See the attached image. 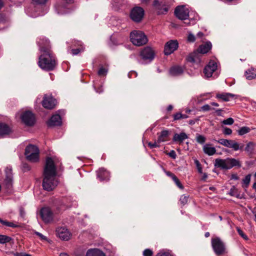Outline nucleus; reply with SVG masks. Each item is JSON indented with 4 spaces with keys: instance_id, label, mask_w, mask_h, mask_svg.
I'll use <instances>...</instances> for the list:
<instances>
[{
    "instance_id": "nucleus-1",
    "label": "nucleus",
    "mask_w": 256,
    "mask_h": 256,
    "mask_svg": "<svg viewBox=\"0 0 256 256\" xmlns=\"http://www.w3.org/2000/svg\"><path fill=\"white\" fill-rule=\"evenodd\" d=\"M56 166L52 158L46 159L44 168L42 186L43 188L48 192L52 190L58 185V182L56 178Z\"/></svg>"
},
{
    "instance_id": "nucleus-2",
    "label": "nucleus",
    "mask_w": 256,
    "mask_h": 256,
    "mask_svg": "<svg viewBox=\"0 0 256 256\" xmlns=\"http://www.w3.org/2000/svg\"><path fill=\"white\" fill-rule=\"evenodd\" d=\"M40 51L41 54L38 58V66L46 71L53 70L56 66V60L50 42H48L46 45L40 46Z\"/></svg>"
},
{
    "instance_id": "nucleus-3",
    "label": "nucleus",
    "mask_w": 256,
    "mask_h": 256,
    "mask_svg": "<svg viewBox=\"0 0 256 256\" xmlns=\"http://www.w3.org/2000/svg\"><path fill=\"white\" fill-rule=\"evenodd\" d=\"M214 166L222 170H228L234 166L240 168L241 166V164L239 160L234 158H228L226 159H216Z\"/></svg>"
},
{
    "instance_id": "nucleus-4",
    "label": "nucleus",
    "mask_w": 256,
    "mask_h": 256,
    "mask_svg": "<svg viewBox=\"0 0 256 256\" xmlns=\"http://www.w3.org/2000/svg\"><path fill=\"white\" fill-rule=\"evenodd\" d=\"M40 150L38 146L34 144H28L25 149L24 155L26 160L32 162L39 160Z\"/></svg>"
},
{
    "instance_id": "nucleus-5",
    "label": "nucleus",
    "mask_w": 256,
    "mask_h": 256,
    "mask_svg": "<svg viewBox=\"0 0 256 256\" xmlns=\"http://www.w3.org/2000/svg\"><path fill=\"white\" fill-rule=\"evenodd\" d=\"M130 39L134 45L138 46L146 44L148 41L145 34L140 30H134L130 34Z\"/></svg>"
},
{
    "instance_id": "nucleus-6",
    "label": "nucleus",
    "mask_w": 256,
    "mask_h": 256,
    "mask_svg": "<svg viewBox=\"0 0 256 256\" xmlns=\"http://www.w3.org/2000/svg\"><path fill=\"white\" fill-rule=\"evenodd\" d=\"M212 246L216 255L219 256L224 254L226 247L224 242L219 238L212 239Z\"/></svg>"
},
{
    "instance_id": "nucleus-7",
    "label": "nucleus",
    "mask_w": 256,
    "mask_h": 256,
    "mask_svg": "<svg viewBox=\"0 0 256 256\" xmlns=\"http://www.w3.org/2000/svg\"><path fill=\"white\" fill-rule=\"evenodd\" d=\"M144 14V11L142 8L135 6L131 10L130 17L133 21L139 22L142 21Z\"/></svg>"
},
{
    "instance_id": "nucleus-8",
    "label": "nucleus",
    "mask_w": 256,
    "mask_h": 256,
    "mask_svg": "<svg viewBox=\"0 0 256 256\" xmlns=\"http://www.w3.org/2000/svg\"><path fill=\"white\" fill-rule=\"evenodd\" d=\"M40 215L46 224L50 223L53 221L54 214L48 207L42 208L40 210Z\"/></svg>"
},
{
    "instance_id": "nucleus-9",
    "label": "nucleus",
    "mask_w": 256,
    "mask_h": 256,
    "mask_svg": "<svg viewBox=\"0 0 256 256\" xmlns=\"http://www.w3.org/2000/svg\"><path fill=\"white\" fill-rule=\"evenodd\" d=\"M21 119L22 122L28 126H32L36 122L34 114L30 110L23 112L21 116Z\"/></svg>"
},
{
    "instance_id": "nucleus-10",
    "label": "nucleus",
    "mask_w": 256,
    "mask_h": 256,
    "mask_svg": "<svg viewBox=\"0 0 256 256\" xmlns=\"http://www.w3.org/2000/svg\"><path fill=\"white\" fill-rule=\"evenodd\" d=\"M174 14L180 20H187L189 18V10L184 6H179L175 8Z\"/></svg>"
},
{
    "instance_id": "nucleus-11",
    "label": "nucleus",
    "mask_w": 256,
    "mask_h": 256,
    "mask_svg": "<svg viewBox=\"0 0 256 256\" xmlns=\"http://www.w3.org/2000/svg\"><path fill=\"white\" fill-rule=\"evenodd\" d=\"M42 104L45 108L52 110L54 108L56 104V100L52 96L45 94Z\"/></svg>"
},
{
    "instance_id": "nucleus-12",
    "label": "nucleus",
    "mask_w": 256,
    "mask_h": 256,
    "mask_svg": "<svg viewBox=\"0 0 256 256\" xmlns=\"http://www.w3.org/2000/svg\"><path fill=\"white\" fill-rule=\"evenodd\" d=\"M178 46V44L176 40H170L168 41L164 46V54L166 56L170 54L174 51L177 50Z\"/></svg>"
},
{
    "instance_id": "nucleus-13",
    "label": "nucleus",
    "mask_w": 256,
    "mask_h": 256,
    "mask_svg": "<svg viewBox=\"0 0 256 256\" xmlns=\"http://www.w3.org/2000/svg\"><path fill=\"white\" fill-rule=\"evenodd\" d=\"M213 140L217 142L218 143L222 144V146L232 148L234 150H239L238 143L232 140H226L221 138L217 140L214 139Z\"/></svg>"
},
{
    "instance_id": "nucleus-14",
    "label": "nucleus",
    "mask_w": 256,
    "mask_h": 256,
    "mask_svg": "<svg viewBox=\"0 0 256 256\" xmlns=\"http://www.w3.org/2000/svg\"><path fill=\"white\" fill-rule=\"evenodd\" d=\"M217 63L212 60L209 62L208 64L204 69V73L206 78H210L212 74L217 70Z\"/></svg>"
},
{
    "instance_id": "nucleus-15",
    "label": "nucleus",
    "mask_w": 256,
    "mask_h": 256,
    "mask_svg": "<svg viewBox=\"0 0 256 256\" xmlns=\"http://www.w3.org/2000/svg\"><path fill=\"white\" fill-rule=\"evenodd\" d=\"M140 56L144 60H152L154 57V52L152 48L146 46L140 52Z\"/></svg>"
},
{
    "instance_id": "nucleus-16",
    "label": "nucleus",
    "mask_w": 256,
    "mask_h": 256,
    "mask_svg": "<svg viewBox=\"0 0 256 256\" xmlns=\"http://www.w3.org/2000/svg\"><path fill=\"white\" fill-rule=\"evenodd\" d=\"M56 234L63 240H68L71 237V234L67 228L64 227L58 228L56 230Z\"/></svg>"
},
{
    "instance_id": "nucleus-17",
    "label": "nucleus",
    "mask_w": 256,
    "mask_h": 256,
    "mask_svg": "<svg viewBox=\"0 0 256 256\" xmlns=\"http://www.w3.org/2000/svg\"><path fill=\"white\" fill-rule=\"evenodd\" d=\"M62 124V118L58 114L53 115L50 120L47 122L48 126H60Z\"/></svg>"
},
{
    "instance_id": "nucleus-18",
    "label": "nucleus",
    "mask_w": 256,
    "mask_h": 256,
    "mask_svg": "<svg viewBox=\"0 0 256 256\" xmlns=\"http://www.w3.org/2000/svg\"><path fill=\"white\" fill-rule=\"evenodd\" d=\"M153 6L157 10L158 14H166L168 10L167 7L163 8L164 4L160 2L158 0H154L153 2Z\"/></svg>"
},
{
    "instance_id": "nucleus-19",
    "label": "nucleus",
    "mask_w": 256,
    "mask_h": 256,
    "mask_svg": "<svg viewBox=\"0 0 256 256\" xmlns=\"http://www.w3.org/2000/svg\"><path fill=\"white\" fill-rule=\"evenodd\" d=\"M97 176L100 181H108L110 179V172L104 168L97 171Z\"/></svg>"
},
{
    "instance_id": "nucleus-20",
    "label": "nucleus",
    "mask_w": 256,
    "mask_h": 256,
    "mask_svg": "<svg viewBox=\"0 0 256 256\" xmlns=\"http://www.w3.org/2000/svg\"><path fill=\"white\" fill-rule=\"evenodd\" d=\"M216 97L218 100L223 102H228L234 98H237L236 95L230 93L217 94Z\"/></svg>"
},
{
    "instance_id": "nucleus-21",
    "label": "nucleus",
    "mask_w": 256,
    "mask_h": 256,
    "mask_svg": "<svg viewBox=\"0 0 256 256\" xmlns=\"http://www.w3.org/2000/svg\"><path fill=\"white\" fill-rule=\"evenodd\" d=\"M11 132V128L6 124L0 122V137L8 135Z\"/></svg>"
},
{
    "instance_id": "nucleus-22",
    "label": "nucleus",
    "mask_w": 256,
    "mask_h": 256,
    "mask_svg": "<svg viewBox=\"0 0 256 256\" xmlns=\"http://www.w3.org/2000/svg\"><path fill=\"white\" fill-rule=\"evenodd\" d=\"M200 53L197 50V52H194L190 54L188 56L186 60L188 62L198 64L200 62Z\"/></svg>"
},
{
    "instance_id": "nucleus-23",
    "label": "nucleus",
    "mask_w": 256,
    "mask_h": 256,
    "mask_svg": "<svg viewBox=\"0 0 256 256\" xmlns=\"http://www.w3.org/2000/svg\"><path fill=\"white\" fill-rule=\"evenodd\" d=\"M66 200V199L65 198H62L60 200H54V204L58 212H60L61 210H64L66 208L65 203Z\"/></svg>"
},
{
    "instance_id": "nucleus-24",
    "label": "nucleus",
    "mask_w": 256,
    "mask_h": 256,
    "mask_svg": "<svg viewBox=\"0 0 256 256\" xmlns=\"http://www.w3.org/2000/svg\"><path fill=\"white\" fill-rule=\"evenodd\" d=\"M212 44L210 42H206L205 44L200 45L197 50L200 54L207 53L212 48Z\"/></svg>"
},
{
    "instance_id": "nucleus-25",
    "label": "nucleus",
    "mask_w": 256,
    "mask_h": 256,
    "mask_svg": "<svg viewBox=\"0 0 256 256\" xmlns=\"http://www.w3.org/2000/svg\"><path fill=\"white\" fill-rule=\"evenodd\" d=\"M6 174L4 182L8 186H11L12 180V170L7 168L6 170Z\"/></svg>"
},
{
    "instance_id": "nucleus-26",
    "label": "nucleus",
    "mask_w": 256,
    "mask_h": 256,
    "mask_svg": "<svg viewBox=\"0 0 256 256\" xmlns=\"http://www.w3.org/2000/svg\"><path fill=\"white\" fill-rule=\"evenodd\" d=\"M86 256H106L104 253L98 248H93L88 250Z\"/></svg>"
},
{
    "instance_id": "nucleus-27",
    "label": "nucleus",
    "mask_w": 256,
    "mask_h": 256,
    "mask_svg": "<svg viewBox=\"0 0 256 256\" xmlns=\"http://www.w3.org/2000/svg\"><path fill=\"white\" fill-rule=\"evenodd\" d=\"M184 72L182 68L180 66H174L170 70V74L172 76H177L182 74Z\"/></svg>"
},
{
    "instance_id": "nucleus-28",
    "label": "nucleus",
    "mask_w": 256,
    "mask_h": 256,
    "mask_svg": "<svg viewBox=\"0 0 256 256\" xmlns=\"http://www.w3.org/2000/svg\"><path fill=\"white\" fill-rule=\"evenodd\" d=\"M169 136V132L168 130H164L162 131L158 136L157 142L160 144L162 142H164L168 140Z\"/></svg>"
},
{
    "instance_id": "nucleus-29",
    "label": "nucleus",
    "mask_w": 256,
    "mask_h": 256,
    "mask_svg": "<svg viewBox=\"0 0 256 256\" xmlns=\"http://www.w3.org/2000/svg\"><path fill=\"white\" fill-rule=\"evenodd\" d=\"M166 174L168 176L170 177L172 179V180L174 182L176 185L180 188L181 190H183L184 188V186L181 184L178 178L174 174L172 173L170 171L166 172Z\"/></svg>"
},
{
    "instance_id": "nucleus-30",
    "label": "nucleus",
    "mask_w": 256,
    "mask_h": 256,
    "mask_svg": "<svg viewBox=\"0 0 256 256\" xmlns=\"http://www.w3.org/2000/svg\"><path fill=\"white\" fill-rule=\"evenodd\" d=\"M188 138V136L185 132H182L180 134H175L172 140L174 142H179L180 143L182 142L184 140Z\"/></svg>"
},
{
    "instance_id": "nucleus-31",
    "label": "nucleus",
    "mask_w": 256,
    "mask_h": 256,
    "mask_svg": "<svg viewBox=\"0 0 256 256\" xmlns=\"http://www.w3.org/2000/svg\"><path fill=\"white\" fill-rule=\"evenodd\" d=\"M211 144H206L203 146L204 152L208 156H212L216 152V150L214 147L210 146Z\"/></svg>"
},
{
    "instance_id": "nucleus-32",
    "label": "nucleus",
    "mask_w": 256,
    "mask_h": 256,
    "mask_svg": "<svg viewBox=\"0 0 256 256\" xmlns=\"http://www.w3.org/2000/svg\"><path fill=\"white\" fill-rule=\"evenodd\" d=\"M245 76L247 79L252 80L256 77V69L251 68L246 72Z\"/></svg>"
},
{
    "instance_id": "nucleus-33",
    "label": "nucleus",
    "mask_w": 256,
    "mask_h": 256,
    "mask_svg": "<svg viewBox=\"0 0 256 256\" xmlns=\"http://www.w3.org/2000/svg\"><path fill=\"white\" fill-rule=\"evenodd\" d=\"M255 147V144L253 142H248L245 148V151L248 154H250L253 153Z\"/></svg>"
},
{
    "instance_id": "nucleus-34",
    "label": "nucleus",
    "mask_w": 256,
    "mask_h": 256,
    "mask_svg": "<svg viewBox=\"0 0 256 256\" xmlns=\"http://www.w3.org/2000/svg\"><path fill=\"white\" fill-rule=\"evenodd\" d=\"M0 223L2 224H3L4 226L11 227L12 228H18L20 226L18 224H14L12 222H8L6 220H3L0 218Z\"/></svg>"
},
{
    "instance_id": "nucleus-35",
    "label": "nucleus",
    "mask_w": 256,
    "mask_h": 256,
    "mask_svg": "<svg viewBox=\"0 0 256 256\" xmlns=\"http://www.w3.org/2000/svg\"><path fill=\"white\" fill-rule=\"evenodd\" d=\"M251 174L246 175L242 180V186L244 188H247L250 182Z\"/></svg>"
},
{
    "instance_id": "nucleus-36",
    "label": "nucleus",
    "mask_w": 256,
    "mask_h": 256,
    "mask_svg": "<svg viewBox=\"0 0 256 256\" xmlns=\"http://www.w3.org/2000/svg\"><path fill=\"white\" fill-rule=\"evenodd\" d=\"M12 238L6 235L0 234V244H4L10 242Z\"/></svg>"
},
{
    "instance_id": "nucleus-37",
    "label": "nucleus",
    "mask_w": 256,
    "mask_h": 256,
    "mask_svg": "<svg viewBox=\"0 0 256 256\" xmlns=\"http://www.w3.org/2000/svg\"><path fill=\"white\" fill-rule=\"evenodd\" d=\"M250 129L247 126H243L238 130V132L240 136H242L250 132Z\"/></svg>"
},
{
    "instance_id": "nucleus-38",
    "label": "nucleus",
    "mask_w": 256,
    "mask_h": 256,
    "mask_svg": "<svg viewBox=\"0 0 256 256\" xmlns=\"http://www.w3.org/2000/svg\"><path fill=\"white\" fill-rule=\"evenodd\" d=\"M230 194L232 196H236L238 198H240V194H238V190L234 186L230 189Z\"/></svg>"
},
{
    "instance_id": "nucleus-39",
    "label": "nucleus",
    "mask_w": 256,
    "mask_h": 256,
    "mask_svg": "<svg viewBox=\"0 0 256 256\" xmlns=\"http://www.w3.org/2000/svg\"><path fill=\"white\" fill-rule=\"evenodd\" d=\"M206 140V138L204 136L199 134H197L196 137V140L198 143H200V144H203L205 142Z\"/></svg>"
},
{
    "instance_id": "nucleus-40",
    "label": "nucleus",
    "mask_w": 256,
    "mask_h": 256,
    "mask_svg": "<svg viewBox=\"0 0 256 256\" xmlns=\"http://www.w3.org/2000/svg\"><path fill=\"white\" fill-rule=\"evenodd\" d=\"M84 46H81L80 48H74L72 50V53L73 55H76L81 52H84Z\"/></svg>"
},
{
    "instance_id": "nucleus-41",
    "label": "nucleus",
    "mask_w": 256,
    "mask_h": 256,
    "mask_svg": "<svg viewBox=\"0 0 256 256\" xmlns=\"http://www.w3.org/2000/svg\"><path fill=\"white\" fill-rule=\"evenodd\" d=\"M107 72H108L107 69H106L103 67H102L99 69L98 74V76H105Z\"/></svg>"
},
{
    "instance_id": "nucleus-42",
    "label": "nucleus",
    "mask_w": 256,
    "mask_h": 256,
    "mask_svg": "<svg viewBox=\"0 0 256 256\" xmlns=\"http://www.w3.org/2000/svg\"><path fill=\"white\" fill-rule=\"evenodd\" d=\"M236 230L238 234L245 240L248 239V236L243 232V231L238 227L236 228Z\"/></svg>"
},
{
    "instance_id": "nucleus-43",
    "label": "nucleus",
    "mask_w": 256,
    "mask_h": 256,
    "mask_svg": "<svg viewBox=\"0 0 256 256\" xmlns=\"http://www.w3.org/2000/svg\"><path fill=\"white\" fill-rule=\"evenodd\" d=\"M234 120L232 118H229L226 120H224L222 123L225 125H232L234 124Z\"/></svg>"
},
{
    "instance_id": "nucleus-44",
    "label": "nucleus",
    "mask_w": 256,
    "mask_h": 256,
    "mask_svg": "<svg viewBox=\"0 0 256 256\" xmlns=\"http://www.w3.org/2000/svg\"><path fill=\"white\" fill-rule=\"evenodd\" d=\"M188 196L185 195H182L180 198V202L182 205H184L188 202Z\"/></svg>"
},
{
    "instance_id": "nucleus-45",
    "label": "nucleus",
    "mask_w": 256,
    "mask_h": 256,
    "mask_svg": "<svg viewBox=\"0 0 256 256\" xmlns=\"http://www.w3.org/2000/svg\"><path fill=\"white\" fill-rule=\"evenodd\" d=\"M194 164L196 165V166L197 168L198 172L200 174H202V167L201 164H200V162L196 159L194 160Z\"/></svg>"
},
{
    "instance_id": "nucleus-46",
    "label": "nucleus",
    "mask_w": 256,
    "mask_h": 256,
    "mask_svg": "<svg viewBox=\"0 0 256 256\" xmlns=\"http://www.w3.org/2000/svg\"><path fill=\"white\" fill-rule=\"evenodd\" d=\"M143 254L144 256H152L153 252L151 250L147 248L144 251Z\"/></svg>"
},
{
    "instance_id": "nucleus-47",
    "label": "nucleus",
    "mask_w": 256,
    "mask_h": 256,
    "mask_svg": "<svg viewBox=\"0 0 256 256\" xmlns=\"http://www.w3.org/2000/svg\"><path fill=\"white\" fill-rule=\"evenodd\" d=\"M148 146L150 148H158L160 147V145L158 144V143L156 142H148Z\"/></svg>"
},
{
    "instance_id": "nucleus-48",
    "label": "nucleus",
    "mask_w": 256,
    "mask_h": 256,
    "mask_svg": "<svg viewBox=\"0 0 256 256\" xmlns=\"http://www.w3.org/2000/svg\"><path fill=\"white\" fill-rule=\"evenodd\" d=\"M223 134L225 135H230L232 134V130L228 128H224L223 130Z\"/></svg>"
},
{
    "instance_id": "nucleus-49",
    "label": "nucleus",
    "mask_w": 256,
    "mask_h": 256,
    "mask_svg": "<svg viewBox=\"0 0 256 256\" xmlns=\"http://www.w3.org/2000/svg\"><path fill=\"white\" fill-rule=\"evenodd\" d=\"M174 120H177L182 119V113L176 112L173 115Z\"/></svg>"
},
{
    "instance_id": "nucleus-50",
    "label": "nucleus",
    "mask_w": 256,
    "mask_h": 256,
    "mask_svg": "<svg viewBox=\"0 0 256 256\" xmlns=\"http://www.w3.org/2000/svg\"><path fill=\"white\" fill-rule=\"evenodd\" d=\"M156 256H172V255L169 252H159Z\"/></svg>"
},
{
    "instance_id": "nucleus-51",
    "label": "nucleus",
    "mask_w": 256,
    "mask_h": 256,
    "mask_svg": "<svg viewBox=\"0 0 256 256\" xmlns=\"http://www.w3.org/2000/svg\"><path fill=\"white\" fill-rule=\"evenodd\" d=\"M196 40L195 36L192 34H189L188 36V40L189 42H194Z\"/></svg>"
},
{
    "instance_id": "nucleus-52",
    "label": "nucleus",
    "mask_w": 256,
    "mask_h": 256,
    "mask_svg": "<svg viewBox=\"0 0 256 256\" xmlns=\"http://www.w3.org/2000/svg\"><path fill=\"white\" fill-rule=\"evenodd\" d=\"M168 154L173 159H176V154L174 150H170Z\"/></svg>"
},
{
    "instance_id": "nucleus-53",
    "label": "nucleus",
    "mask_w": 256,
    "mask_h": 256,
    "mask_svg": "<svg viewBox=\"0 0 256 256\" xmlns=\"http://www.w3.org/2000/svg\"><path fill=\"white\" fill-rule=\"evenodd\" d=\"M210 109H211V108H210V106L208 104H204L201 107V110L204 112L208 111V110H210Z\"/></svg>"
},
{
    "instance_id": "nucleus-54",
    "label": "nucleus",
    "mask_w": 256,
    "mask_h": 256,
    "mask_svg": "<svg viewBox=\"0 0 256 256\" xmlns=\"http://www.w3.org/2000/svg\"><path fill=\"white\" fill-rule=\"evenodd\" d=\"M30 170V166L28 164H27L26 163H24L22 164V170L24 172L28 171Z\"/></svg>"
},
{
    "instance_id": "nucleus-55",
    "label": "nucleus",
    "mask_w": 256,
    "mask_h": 256,
    "mask_svg": "<svg viewBox=\"0 0 256 256\" xmlns=\"http://www.w3.org/2000/svg\"><path fill=\"white\" fill-rule=\"evenodd\" d=\"M35 234H36V235L38 236L41 238L42 240H47L46 237V236L42 235L40 232H36Z\"/></svg>"
},
{
    "instance_id": "nucleus-56",
    "label": "nucleus",
    "mask_w": 256,
    "mask_h": 256,
    "mask_svg": "<svg viewBox=\"0 0 256 256\" xmlns=\"http://www.w3.org/2000/svg\"><path fill=\"white\" fill-rule=\"evenodd\" d=\"M20 216L22 218H24L25 215L24 209L23 207L20 206L19 208Z\"/></svg>"
},
{
    "instance_id": "nucleus-57",
    "label": "nucleus",
    "mask_w": 256,
    "mask_h": 256,
    "mask_svg": "<svg viewBox=\"0 0 256 256\" xmlns=\"http://www.w3.org/2000/svg\"><path fill=\"white\" fill-rule=\"evenodd\" d=\"M95 90L98 93H101L103 92L102 86V85L98 86L97 88H95Z\"/></svg>"
},
{
    "instance_id": "nucleus-58",
    "label": "nucleus",
    "mask_w": 256,
    "mask_h": 256,
    "mask_svg": "<svg viewBox=\"0 0 256 256\" xmlns=\"http://www.w3.org/2000/svg\"><path fill=\"white\" fill-rule=\"evenodd\" d=\"M34 2L38 4H44L47 0H32Z\"/></svg>"
},
{
    "instance_id": "nucleus-59",
    "label": "nucleus",
    "mask_w": 256,
    "mask_h": 256,
    "mask_svg": "<svg viewBox=\"0 0 256 256\" xmlns=\"http://www.w3.org/2000/svg\"><path fill=\"white\" fill-rule=\"evenodd\" d=\"M231 178L235 180H238L239 178L236 174H232L231 176Z\"/></svg>"
},
{
    "instance_id": "nucleus-60",
    "label": "nucleus",
    "mask_w": 256,
    "mask_h": 256,
    "mask_svg": "<svg viewBox=\"0 0 256 256\" xmlns=\"http://www.w3.org/2000/svg\"><path fill=\"white\" fill-rule=\"evenodd\" d=\"M208 178V175L206 173H204L203 176H202V180H203V181H206V178Z\"/></svg>"
},
{
    "instance_id": "nucleus-61",
    "label": "nucleus",
    "mask_w": 256,
    "mask_h": 256,
    "mask_svg": "<svg viewBox=\"0 0 256 256\" xmlns=\"http://www.w3.org/2000/svg\"><path fill=\"white\" fill-rule=\"evenodd\" d=\"M222 111V109H218L216 110V113L218 116H221V112Z\"/></svg>"
},
{
    "instance_id": "nucleus-62",
    "label": "nucleus",
    "mask_w": 256,
    "mask_h": 256,
    "mask_svg": "<svg viewBox=\"0 0 256 256\" xmlns=\"http://www.w3.org/2000/svg\"><path fill=\"white\" fill-rule=\"evenodd\" d=\"M32 256L30 254H22V253H21V254H19V256Z\"/></svg>"
},
{
    "instance_id": "nucleus-63",
    "label": "nucleus",
    "mask_w": 256,
    "mask_h": 256,
    "mask_svg": "<svg viewBox=\"0 0 256 256\" xmlns=\"http://www.w3.org/2000/svg\"><path fill=\"white\" fill-rule=\"evenodd\" d=\"M59 256H69L68 254L66 252H61Z\"/></svg>"
},
{
    "instance_id": "nucleus-64",
    "label": "nucleus",
    "mask_w": 256,
    "mask_h": 256,
    "mask_svg": "<svg viewBox=\"0 0 256 256\" xmlns=\"http://www.w3.org/2000/svg\"><path fill=\"white\" fill-rule=\"evenodd\" d=\"M173 106L172 105H169L167 108L168 111H170L172 110Z\"/></svg>"
}]
</instances>
